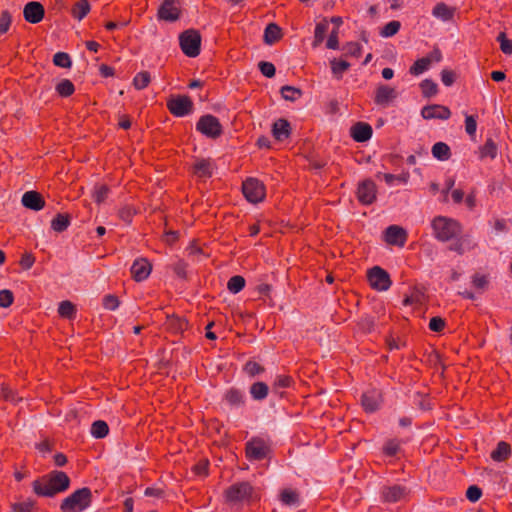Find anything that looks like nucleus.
I'll return each instance as SVG.
<instances>
[{
    "instance_id": "obj_44",
    "label": "nucleus",
    "mask_w": 512,
    "mask_h": 512,
    "mask_svg": "<svg viewBox=\"0 0 512 512\" xmlns=\"http://www.w3.org/2000/svg\"><path fill=\"white\" fill-rule=\"evenodd\" d=\"M280 499L285 505H295L299 502V494L291 489H285L281 492Z\"/></svg>"
},
{
    "instance_id": "obj_2",
    "label": "nucleus",
    "mask_w": 512,
    "mask_h": 512,
    "mask_svg": "<svg viewBox=\"0 0 512 512\" xmlns=\"http://www.w3.org/2000/svg\"><path fill=\"white\" fill-rule=\"evenodd\" d=\"M434 237L441 242H448L462 232L461 224L452 218L437 216L431 223Z\"/></svg>"
},
{
    "instance_id": "obj_46",
    "label": "nucleus",
    "mask_w": 512,
    "mask_h": 512,
    "mask_svg": "<svg viewBox=\"0 0 512 512\" xmlns=\"http://www.w3.org/2000/svg\"><path fill=\"white\" fill-rule=\"evenodd\" d=\"M401 446V441L398 439H390L383 446V452L387 456H395Z\"/></svg>"
},
{
    "instance_id": "obj_5",
    "label": "nucleus",
    "mask_w": 512,
    "mask_h": 512,
    "mask_svg": "<svg viewBox=\"0 0 512 512\" xmlns=\"http://www.w3.org/2000/svg\"><path fill=\"white\" fill-rule=\"evenodd\" d=\"M179 44L182 52L188 57H196L200 53L201 36L196 30L189 29L179 36Z\"/></svg>"
},
{
    "instance_id": "obj_53",
    "label": "nucleus",
    "mask_w": 512,
    "mask_h": 512,
    "mask_svg": "<svg viewBox=\"0 0 512 512\" xmlns=\"http://www.w3.org/2000/svg\"><path fill=\"white\" fill-rule=\"evenodd\" d=\"M477 130V121L476 117L473 115H466L465 117V131L466 133L473 137L476 134Z\"/></svg>"
},
{
    "instance_id": "obj_20",
    "label": "nucleus",
    "mask_w": 512,
    "mask_h": 512,
    "mask_svg": "<svg viewBox=\"0 0 512 512\" xmlns=\"http://www.w3.org/2000/svg\"><path fill=\"white\" fill-rule=\"evenodd\" d=\"M383 500L387 503H396L407 496L406 488L401 485L384 487L381 491Z\"/></svg>"
},
{
    "instance_id": "obj_59",
    "label": "nucleus",
    "mask_w": 512,
    "mask_h": 512,
    "mask_svg": "<svg viewBox=\"0 0 512 512\" xmlns=\"http://www.w3.org/2000/svg\"><path fill=\"white\" fill-rule=\"evenodd\" d=\"M171 328L175 329L176 332H182L187 329L188 322L185 319L179 317H173L169 320Z\"/></svg>"
},
{
    "instance_id": "obj_1",
    "label": "nucleus",
    "mask_w": 512,
    "mask_h": 512,
    "mask_svg": "<svg viewBox=\"0 0 512 512\" xmlns=\"http://www.w3.org/2000/svg\"><path fill=\"white\" fill-rule=\"evenodd\" d=\"M70 479L63 471H53L48 477L35 480L32 484L33 491L38 496L52 497L69 488Z\"/></svg>"
},
{
    "instance_id": "obj_15",
    "label": "nucleus",
    "mask_w": 512,
    "mask_h": 512,
    "mask_svg": "<svg viewBox=\"0 0 512 512\" xmlns=\"http://www.w3.org/2000/svg\"><path fill=\"white\" fill-rule=\"evenodd\" d=\"M382 393L378 389H370L363 393L361 404L364 410L368 413L377 411L382 404Z\"/></svg>"
},
{
    "instance_id": "obj_25",
    "label": "nucleus",
    "mask_w": 512,
    "mask_h": 512,
    "mask_svg": "<svg viewBox=\"0 0 512 512\" xmlns=\"http://www.w3.org/2000/svg\"><path fill=\"white\" fill-rule=\"evenodd\" d=\"M454 13L455 9L444 2L437 3L432 10V15L442 21L452 20Z\"/></svg>"
},
{
    "instance_id": "obj_51",
    "label": "nucleus",
    "mask_w": 512,
    "mask_h": 512,
    "mask_svg": "<svg viewBox=\"0 0 512 512\" xmlns=\"http://www.w3.org/2000/svg\"><path fill=\"white\" fill-rule=\"evenodd\" d=\"M109 188L106 185L96 186L93 193V199L97 203H102L108 197Z\"/></svg>"
},
{
    "instance_id": "obj_61",
    "label": "nucleus",
    "mask_w": 512,
    "mask_h": 512,
    "mask_svg": "<svg viewBox=\"0 0 512 512\" xmlns=\"http://www.w3.org/2000/svg\"><path fill=\"white\" fill-rule=\"evenodd\" d=\"M482 496V490L476 486L471 485L468 487L466 491V497L471 502H477Z\"/></svg>"
},
{
    "instance_id": "obj_9",
    "label": "nucleus",
    "mask_w": 512,
    "mask_h": 512,
    "mask_svg": "<svg viewBox=\"0 0 512 512\" xmlns=\"http://www.w3.org/2000/svg\"><path fill=\"white\" fill-rule=\"evenodd\" d=\"M367 279L370 286L377 291H386L392 284L388 272L379 266H374L368 270Z\"/></svg>"
},
{
    "instance_id": "obj_45",
    "label": "nucleus",
    "mask_w": 512,
    "mask_h": 512,
    "mask_svg": "<svg viewBox=\"0 0 512 512\" xmlns=\"http://www.w3.org/2000/svg\"><path fill=\"white\" fill-rule=\"evenodd\" d=\"M420 87L423 96L428 98L434 96L438 91L437 84L430 79L423 80Z\"/></svg>"
},
{
    "instance_id": "obj_11",
    "label": "nucleus",
    "mask_w": 512,
    "mask_h": 512,
    "mask_svg": "<svg viewBox=\"0 0 512 512\" xmlns=\"http://www.w3.org/2000/svg\"><path fill=\"white\" fill-rule=\"evenodd\" d=\"M167 108L176 117H184L193 112V102L190 97L183 95L167 101Z\"/></svg>"
},
{
    "instance_id": "obj_24",
    "label": "nucleus",
    "mask_w": 512,
    "mask_h": 512,
    "mask_svg": "<svg viewBox=\"0 0 512 512\" xmlns=\"http://www.w3.org/2000/svg\"><path fill=\"white\" fill-rule=\"evenodd\" d=\"M272 133L275 139L283 141L290 135V124L285 119H278L272 127Z\"/></svg>"
},
{
    "instance_id": "obj_6",
    "label": "nucleus",
    "mask_w": 512,
    "mask_h": 512,
    "mask_svg": "<svg viewBox=\"0 0 512 512\" xmlns=\"http://www.w3.org/2000/svg\"><path fill=\"white\" fill-rule=\"evenodd\" d=\"M242 192L250 203L262 202L266 196V188L263 182L257 178L249 177L242 184Z\"/></svg>"
},
{
    "instance_id": "obj_21",
    "label": "nucleus",
    "mask_w": 512,
    "mask_h": 512,
    "mask_svg": "<svg viewBox=\"0 0 512 512\" xmlns=\"http://www.w3.org/2000/svg\"><path fill=\"white\" fill-rule=\"evenodd\" d=\"M372 127L368 123L358 122L351 128V136L356 142H366L372 137Z\"/></svg>"
},
{
    "instance_id": "obj_14",
    "label": "nucleus",
    "mask_w": 512,
    "mask_h": 512,
    "mask_svg": "<svg viewBox=\"0 0 512 512\" xmlns=\"http://www.w3.org/2000/svg\"><path fill=\"white\" fill-rule=\"evenodd\" d=\"M407 237L406 230L398 225H390L384 232V241L400 248L405 246Z\"/></svg>"
},
{
    "instance_id": "obj_31",
    "label": "nucleus",
    "mask_w": 512,
    "mask_h": 512,
    "mask_svg": "<svg viewBox=\"0 0 512 512\" xmlns=\"http://www.w3.org/2000/svg\"><path fill=\"white\" fill-rule=\"evenodd\" d=\"M70 225V216L68 214L58 213L51 221V228L56 232L65 231Z\"/></svg>"
},
{
    "instance_id": "obj_17",
    "label": "nucleus",
    "mask_w": 512,
    "mask_h": 512,
    "mask_svg": "<svg viewBox=\"0 0 512 512\" xmlns=\"http://www.w3.org/2000/svg\"><path fill=\"white\" fill-rule=\"evenodd\" d=\"M132 278L141 282L147 279L152 271V265L146 258H137L131 266Z\"/></svg>"
},
{
    "instance_id": "obj_7",
    "label": "nucleus",
    "mask_w": 512,
    "mask_h": 512,
    "mask_svg": "<svg viewBox=\"0 0 512 512\" xmlns=\"http://www.w3.org/2000/svg\"><path fill=\"white\" fill-rule=\"evenodd\" d=\"M196 130L208 138L216 139L223 133V128L218 118L206 114L200 117L196 123Z\"/></svg>"
},
{
    "instance_id": "obj_29",
    "label": "nucleus",
    "mask_w": 512,
    "mask_h": 512,
    "mask_svg": "<svg viewBox=\"0 0 512 512\" xmlns=\"http://www.w3.org/2000/svg\"><path fill=\"white\" fill-rule=\"evenodd\" d=\"M431 152L433 157L440 161H447L452 155L450 147L444 142L435 143Z\"/></svg>"
},
{
    "instance_id": "obj_57",
    "label": "nucleus",
    "mask_w": 512,
    "mask_h": 512,
    "mask_svg": "<svg viewBox=\"0 0 512 512\" xmlns=\"http://www.w3.org/2000/svg\"><path fill=\"white\" fill-rule=\"evenodd\" d=\"M347 55L359 57L362 53V46L358 42H349L344 46Z\"/></svg>"
},
{
    "instance_id": "obj_12",
    "label": "nucleus",
    "mask_w": 512,
    "mask_h": 512,
    "mask_svg": "<svg viewBox=\"0 0 512 512\" xmlns=\"http://www.w3.org/2000/svg\"><path fill=\"white\" fill-rule=\"evenodd\" d=\"M180 2L178 0H164L158 9V18L168 22L177 21L180 18Z\"/></svg>"
},
{
    "instance_id": "obj_8",
    "label": "nucleus",
    "mask_w": 512,
    "mask_h": 512,
    "mask_svg": "<svg viewBox=\"0 0 512 512\" xmlns=\"http://www.w3.org/2000/svg\"><path fill=\"white\" fill-rule=\"evenodd\" d=\"M245 453L248 460L261 461L269 455L270 445L262 438L253 437L246 443Z\"/></svg>"
},
{
    "instance_id": "obj_22",
    "label": "nucleus",
    "mask_w": 512,
    "mask_h": 512,
    "mask_svg": "<svg viewBox=\"0 0 512 512\" xmlns=\"http://www.w3.org/2000/svg\"><path fill=\"white\" fill-rule=\"evenodd\" d=\"M214 163L211 159H197L193 165V172L197 177H211L214 170Z\"/></svg>"
},
{
    "instance_id": "obj_43",
    "label": "nucleus",
    "mask_w": 512,
    "mask_h": 512,
    "mask_svg": "<svg viewBox=\"0 0 512 512\" xmlns=\"http://www.w3.org/2000/svg\"><path fill=\"white\" fill-rule=\"evenodd\" d=\"M281 95L285 100L295 101L302 96V91L293 86H283L281 88Z\"/></svg>"
},
{
    "instance_id": "obj_39",
    "label": "nucleus",
    "mask_w": 512,
    "mask_h": 512,
    "mask_svg": "<svg viewBox=\"0 0 512 512\" xmlns=\"http://www.w3.org/2000/svg\"><path fill=\"white\" fill-rule=\"evenodd\" d=\"M56 92L62 97L71 96L75 87L74 84L69 79H62L55 87Z\"/></svg>"
},
{
    "instance_id": "obj_28",
    "label": "nucleus",
    "mask_w": 512,
    "mask_h": 512,
    "mask_svg": "<svg viewBox=\"0 0 512 512\" xmlns=\"http://www.w3.org/2000/svg\"><path fill=\"white\" fill-rule=\"evenodd\" d=\"M282 37L280 27L275 23H270L266 26L264 31V42L268 45H272L280 40Z\"/></svg>"
},
{
    "instance_id": "obj_64",
    "label": "nucleus",
    "mask_w": 512,
    "mask_h": 512,
    "mask_svg": "<svg viewBox=\"0 0 512 512\" xmlns=\"http://www.w3.org/2000/svg\"><path fill=\"white\" fill-rule=\"evenodd\" d=\"M326 46L328 49H338L339 40H338V29H333L329 35Z\"/></svg>"
},
{
    "instance_id": "obj_42",
    "label": "nucleus",
    "mask_w": 512,
    "mask_h": 512,
    "mask_svg": "<svg viewBox=\"0 0 512 512\" xmlns=\"http://www.w3.org/2000/svg\"><path fill=\"white\" fill-rule=\"evenodd\" d=\"M245 287V279L240 275L232 276L228 283L227 288L231 293H238Z\"/></svg>"
},
{
    "instance_id": "obj_50",
    "label": "nucleus",
    "mask_w": 512,
    "mask_h": 512,
    "mask_svg": "<svg viewBox=\"0 0 512 512\" xmlns=\"http://www.w3.org/2000/svg\"><path fill=\"white\" fill-rule=\"evenodd\" d=\"M244 371L251 377L264 372V367L255 361H248L244 366Z\"/></svg>"
},
{
    "instance_id": "obj_47",
    "label": "nucleus",
    "mask_w": 512,
    "mask_h": 512,
    "mask_svg": "<svg viewBox=\"0 0 512 512\" xmlns=\"http://www.w3.org/2000/svg\"><path fill=\"white\" fill-rule=\"evenodd\" d=\"M53 63L61 68H70L72 65L70 56L65 52H57L53 56Z\"/></svg>"
},
{
    "instance_id": "obj_36",
    "label": "nucleus",
    "mask_w": 512,
    "mask_h": 512,
    "mask_svg": "<svg viewBox=\"0 0 512 512\" xmlns=\"http://www.w3.org/2000/svg\"><path fill=\"white\" fill-rule=\"evenodd\" d=\"M90 11V4L87 0H79L72 8V15L78 20H82Z\"/></svg>"
},
{
    "instance_id": "obj_13",
    "label": "nucleus",
    "mask_w": 512,
    "mask_h": 512,
    "mask_svg": "<svg viewBox=\"0 0 512 512\" xmlns=\"http://www.w3.org/2000/svg\"><path fill=\"white\" fill-rule=\"evenodd\" d=\"M377 187L373 180L366 179L358 184L357 199L363 205H370L376 200Z\"/></svg>"
},
{
    "instance_id": "obj_16",
    "label": "nucleus",
    "mask_w": 512,
    "mask_h": 512,
    "mask_svg": "<svg viewBox=\"0 0 512 512\" xmlns=\"http://www.w3.org/2000/svg\"><path fill=\"white\" fill-rule=\"evenodd\" d=\"M45 10L43 5L37 1L28 2L23 9L24 19L31 24H37L44 18Z\"/></svg>"
},
{
    "instance_id": "obj_56",
    "label": "nucleus",
    "mask_w": 512,
    "mask_h": 512,
    "mask_svg": "<svg viewBox=\"0 0 512 512\" xmlns=\"http://www.w3.org/2000/svg\"><path fill=\"white\" fill-rule=\"evenodd\" d=\"M119 304L120 301L115 295L109 294L103 298V306L107 310L114 311L119 307Z\"/></svg>"
},
{
    "instance_id": "obj_38",
    "label": "nucleus",
    "mask_w": 512,
    "mask_h": 512,
    "mask_svg": "<svg viewBox=\"0 0 512 512\" xmlns=\"http://www.w3.org/2000/svg\"><path fill=\"white\" fill-rule=\"evenodd\" d=\"M58 313L61 317L73 319L76 315V307L72 302L65 300L59 304Z\"/></svg>"
},
{
    "instance_id": "obj_62",
    "label": "nucleus",
    "mask_w": 512,
    "mask_h": 512,
    "mask_svg": "<svg viewBox=\"0 0 512 512\" xmlns=\"http://www.w3.org/2000/svg\"><path fill=\"white\" fill-rule=\"evenodd\" d=\"M118 215L126 223H130L134 215V210L131 206H124L119 209Z\"/></svg>"
},
{
    "instance_id": "obj_23",
    "label": "nucleus",
    "mask_w": 512,
    "mask_h": 512,
    "mask_svg": "<svg viewBox=\"0 0 512 512\" xmlns=\"http://www.w3.org/2000/svg\"><path fill=\"white\" fill-rule=\"evenodd\" d=\"M497 153L498 147L492 138H488L478 149L480 160H485L487 158L494 160L497 157Z\"/></svg>"
},
{
    "instance_id": "obj_33",
    "label": "nucleus",
    "mask_w": 512,
    "mask_h": 512,
    "mask_svg": "<svg viewBox=\"0 0 512 512\" xmlns=\"http://www.w3.org/2000/svg\"><path fill=\"white\" fill-rule=\"evenodd\" d=\"M329 23L326 19H323L321 22L316 24L315 32H314V41H313V47L319 46L324 38L325 34L328 31Z\"/></svg>"
},
{
    "instance_id": "obj_35",
    "label": "nucleus",
    "mask_w": 512,
    "mask_h": 512,
    "mask_svg": "<svg viewBox=\"0 0 512 512\" xmlns=\"http://www.w3.org/2000/svg\"><path fill=\"white\" fill-rule=\"evenodd\" d=\"M109 433L108 424L105 421L97 420L91 425V434L97 439L104 438Z\"/></svg>"
},
{
    "instance_id": "obj_30",
    "label": "nucleus",
    "mask_w": 512,
    "mask_h": 512,
    "mask_svg": "<svg viewBox=\"0 0 512 512\" xmlns=\"http://www.w3.org/2000/svg\"><path fill=\"white\" fill-rule=\"evenodd\" d=\"M251 397L256 401L264 400L269 392V387L264 382H255L249 389Z\"/></svg>"
},
{
    "instance_id": "obj_32",
    "label": "nucleus",
    "mask_w": 512,
    "mask_h": 512,
    "mask_svg": "<svg viewBox=\"0 0 512 512\" xmlns=\"http://www.w3.org/2000/svg\"><path fill=\"white\" fill-rule=\"evenodd\" d=\"M293 383V379L289 375H277L273 385L272 392L275 394H281V389L289 388Z\"/></svg>"
},
{
    "instance_id": "obj_54",
    "label": "nucleus",
    "mask_w": 512,
    "mask_h": 512,
    "mask_svg": "<svg viewBox=\"0 0 512 512\" xmlns=\"http://www.w3.org/2000/svg\"><path fill=\"white\" fill-rule=\"evenodd\" d=\"M11 22H12V17L10 15V13L7 10L2 11L0 14V33L1 34H4L9 30Z\"/></svg>"
},
{
    "instance_id": "obj_37",
    "label": "nucleus",
    "mask_w": 512,
    "mask_h": 512,
    "mask_svg": "<svg viewBox=\"0 0 512 512\" xmlns=\"http://www.w3.org/2000/svg\"><path fill=\"white\" fill-rule=\"evenodd\" d=\"M330 66H331L333 75L337 79H341L343 74L349 69L350 64L344 60L332 59L330 61Z\"/></svg>"
},
{
    "instance_id": "obj_4",
    "label": "nucleus",
    "mask_w": 512,
    "mask_h": 512,
    "mask_svg": "<svg viewBox=\"0 0 512 512\" xmlns=\"http://www.w3.org/2000/svg\"><path fill=\"white\" fill-rule=\"evenodd\" d=\"M92 502V492L88 487L80 488L66 497L61 505L62 512H83Z\"/></svg>"
},
{
    "instance_id": "obj_3",
    "label": "nucleus",
    "mask_w": 512,
    "mask_h": 512,
    "mask_svg": "<svg viewBox=\"0 0 512 512\" xmlns=\"http://www.w3.org/2000/svg\"><path fill=\"white\" fill-rule=\"evenodd\" d=\"M226 502L230 505L249 503L258 498L255 488L249 482H238L225 490Z\"/></svg>"
},
{
    "instance_id": "obj_34",
    "label": "nucleus",
    "mask_w": 512,
    "mask_h": 512,
    "mask_svg": "<svg viewBox=\"0 0 512 512\" xmlns=\"http://www.w3.org/2000/svg\"><path fill=\"white\" fill-rule=\"evenodd\" d=\"M431 63H432L431 57L420 58L417 61H415V63L410 67L409 73L414 76H418V75L422 74L423 72H425L429 68Z\"/></svg>"
},
{
    "instance_id": "obj_19",
    "label": "nucleus",
    "mask_w": 512,
    "mask_h": 512,
    "mask_svg": "<svg viewBox=\"0 0 512 512\" xmlns=\"http://www.w3.org/2000/svg\"><path fill=\"white\" fill-rule=\"evenodd\" d=\"M21 202L24 207L33 211H39L45 206L43 196L39 192L33 190L25 192L22 196Z\"/></svg>"
},
{
    "instance_id": "obj_60",
    "label": "nucleus",
    "mask_w": 512,
    "mask_h": 512,
    "mask_svg": "<svg viewBox=\"0 0 512 512\" xmlns=\"http://www.w3.org/2000/svg\"><path fill=\"white\" fill-rule=\"evenodd\" d=\"M14 300L13 293L10 290L4 289L0 291V307H9Z\"/></svg>"
},
{
    "instance_id": "obj_27",
    "label": "nucleus",
    "mask_w": 512,
    "mask_h": 512,
    "mask_svg": "<svg viewBox=\"0 0 512 512\" xmlns=\"http://www.w3.org/2000/svg\"><path fill=\"white\" fill-rule=\"evenodd\" d=\"M511 455V447L505 441H500L497 447L491 452V458L496 462H503Z\"/></svg>"
},
{
    "instance_id": "obj_26",
    "label": "nucleus",
    "mask_w": 512,
    "mask_h": 512,
    "mask_svg": "<svg viewBox=\"0 0 512 512\" xmlns=\"http://www.w3.org/2000/svg\"><path fill=\"white\" fill-rule=\"evenodd\" d=\"M224 400L232 407H240L245 403V396L241 390L230 388L224 394Z\"/></svg>"
},
{
    "instance_id": "obj_58",
    "label": "nucleus",
    "mask_w": 512,
    "mask_h": 512,
    "mask_svg": "<svg viewBox=\"0 0 512 512\" xmlns=\"http://www.w3.org/2000/svg\"><path fill=\"white\" fill-rule=\"evenodd\" d=\"M488 283H489V281H488V277L486 275L475 274L472 277L473 286L479 290L486 289L488 286Z\"/></svg>"
},
{
    "instance_id": "obj_40",
    "label": "nucleus",
    "mask_w": 512,
    "mask_h": 512,
    "mask_svg": "<svg viewBox=\"0 0 512 512\" xmlns=\"http://www.w3.org/2000/svg\"><path fill=\"white\" fill-rule=\"evenodd\" d=\"M151 81L150 73L141 71L137 73L133 79V85L137 90L145 89Z\"/></svg>"
},
{
    "instance_id": "obj_63",
    "label": "nucleus",
    "mask_w": 512,
    "mask_h": 512,
    "mask_svg": "<svg viewBox=\"0 0 512 512\" xmlns=\"http://www.w3.org/2000/svg\"><path fill=\"white\" fill-rule=\"evenodd\" d=\"M445 327V321L441 317H432L429 322L430 330L441 332Z\"/></svg>"
},
{
    "instance_id": "obj_55",
    "label": "nucleus",
    "mask_w": 512,
    "mask_h": 512,
    "mask_svg": "<svg viewBox=\"0 0 512 512\" xmlns=\"http://www.w3.org/2000/svg\"><path fill=\"white\" fill-rule=\"evenodd\" d=\"M258 67L261 73L268 78H271L275 75L276 69L274 64L271 62L261 61L259 62Z\"/></svg>"
},
{
    "instance_id": "obj_41",
    "label": "nucleus",
    "mask_w": 512,
    "mask_h": 512,
    "mask_svg": "<svg viewBox=\"0 0 512 512\" xmlns=\"http://www.w3.org/2000/svg\"><path fill=\"white\" fill-rule=\"evenodd\" d=\"M400 28L401 23L397 20H393L384 25L379 34L384 38H389L397 34Z\"/></svg>"
},
{
    "instance_id": "obj_52",
    "label": "nucleus",
    "mask_w": 512,
    "mask_h": 512,
    "mask_svg": "<svg viewBox=\"0 0 512 512\" xmlns=\"http://www.w3.org/2000/svg\"><path fill=\"white\" fill-rule=\"evenodd\" d=\"M409 177L410 176H409L408 172L402 173L400 175H394V174H390V173H386L383 175V178L388 185H392L394 183V181L407 183L409 180Z\"/></svg>"
},
{
    "instance_id": "obj_48",
    "label": "nucleus",
    "mask_w": 512,
    "mask_h": 512,
    "mask_svg": "<svg viewBox=\"0 0 512 512\" xmlns=\"http://www.w3.org/2000/svg\"><path fill=\"white\" fill-rule=\"evenodd\" d=\"M497 41L500 43V49L504 54H512V41L506 37L504 32L499 33Z\"/></svg>"
},
{
    "instance_id": "obj_49",
    "label": "nucleus",
    "mask_w": 512,
    "mask_h": 512,
    "mask_svg": "<svg viewBox=\"0 0 512 512\" xmlns=\"http://www.w3.org/2000/svg\"><path fill=\"white\" fill-rule=\"evenodd\" d=\"M35 502L31 499H27L20 503H14L11 505L13 512H31L34 508Z\"/></svg>"
},
{
    "instance_id": "obj_18",
    "label": "nucleus",
    "mask_w": 512,
    "mask_h": 512,
    "mask_svg": "<svg viewBox=\"0 0 512 512\" xmlns=\"http://www.w3.org/2000/svg\"><path fill=\"white\" fill-rule=\"evenodd\" d=\"M421 115L424 119H441L447 120L451 116V111L448 107L433 104L422 108Z\"/></svg>"
},
{
    "instance_id": "obj_10",
    "label": "nucleus",
    "mask_w": 512,
    "mask_h": 512,
    "mask_svg": "<svg viewBox=\"0 0 512 512\" xmlns=\"http://www.w3.org/2000/svg\"><path fill=\"white\" fill-rule=\"evenodd\" d=\"M398 91L396 88L387 84H378L374 92V103L382 108L389 107L397 98Z\"/></svg>"
}]
</instances>
